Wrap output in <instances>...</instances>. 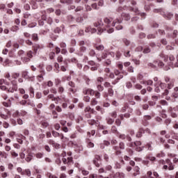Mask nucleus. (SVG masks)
<instances>
[{"mask_svg": "<svg viewBox=\"0 0 178 178\" xmlns=\"http://www.w3.org/2000/svg\"><path fill=\"white\" fill-rule=\"evenodd\" d=\"M178 111V106L175 108L170 107L168 109V112L171 114L172 118H177V114L176 112Z\"/></svg>", "mask_w": 178, "mask_h": 178, "instance_id": "11", "label": "nucleus"}, {"mask_svg": "<svg viewBox=\"0 0 178 178\" xmlns=\"http://www.w3.org/2000/svg\"><path fill=\"white\" fill-rule=\"evenodd\" d=\"M104 86L106 88H112V86H111V83L109 82H105L104 83Z\"/></svg>", "mask_w": 178, "mask_h": 178, "instance_id": "57", "label": "nucleus"}, {"mask_svg": "<svg viewBox=\"0 0 178 178\" xmlns=\"http://www.w3.org/2000/svg\"><path fill=\"white\" fill-rule=\"evenodd\" d=\"M162 16H163V17H165V19H167L168 20H170V19H172V17H173V14L170 13H165L164 12V15H161Z\"/></svg>", "mask_w": 178, "mask_h": 178, "instance_id": "20", "label": "nucleus"}, {"mask_svg": "<svg viewBox=\"0 0 178 178\" xmlns=\"http://www.w3.org/2000/svg\"><path fill=\"white\" fill-rule=\"evenodd\" d=\"M95 97L96 99H99L101 98V93L98 91L95 92Z\"/></svg>", "mask_w": 178, "mask_h": 178, "instance_id": "46", "label": "nucleus"}, {"mask_svg": "<svg viewBox=\"0 0 178 178\" xmlns=\"http://www.w3.org/2000/svg\"><path fill=\"white\" fill-rule=\"evenodd\" d=\"M47 98H49V99H52V101H56V102H57L58 99H59V97H54V95H52V94L49 95L47 96Z\"/></svg>", "mask_w": 178, "mask_h": 178, "instance_id": "30", "label": "nucleus"}, {"mask_svg": "<svg viewBox=\"0 0 178 178\" xmlns=\"http://www.w3.org/2000/svg\"><path fill=\"white\" fill-rule=\"evenodd\" d=\"M86 33H97V29H95V28H91L90 26L88 27L86 29Z\"/></svg>", "mask_w": 178, "mask_h": 178, "instance_id": "25", "label": "nucleus"}, {"mask_svg": "<svg viewBox=\"0 0 178 178\" xmlns=\"http://www.w3.org/2000/svg\"><path fill=\"white\" fill-rule=\"evenodd\" d=\"M22 77H24V79H30V76H29V72L28 71H23L22 72Z\"/></svg>", "mask_w": 178, "mask_h": 178, "instance_id": "33", "label": "nucleus"}, {"mask_svg": "<svg viewBox=\"0 0 178 178\" xmlns=\"http://www.w3.org/2000/svg\"><path fill=\"white\" fill-rule=\"evenodd\" d=\"M119 148H120V149H124V148H125L124 143L120 142V143H119Z\"/></svg>", "mask_w": 178, "mask_h": 178, "instance_id": "59", "label": "nucleus"}, {"mask_svg": "<svg viewBox=\"0 0 178 178\" xmlns=\"http://www.w3.org/2000/svg\"><path fill=\"white\" fill-rule=\"evenodd\" d=\"M121 112L124 113V112H129V113H131L133 112V108L129 107V104L126 103L122 108L121 109Z\"/></svg>", "mask_w": 178, "mask_h": 178, "instance_id": "14", "label": "nucleus"}, {"mask_svg": "<svg viewBox=\"0 0 178 178\" xmlns=\"http://www.w3.org/2000/svg\"><path fill=\"white\" fill-rule=\"evenodd\" d=\"M117 137L120 138V140H127L130 143L131 141V137L129 136H126L124 134H120L118 132Z\"/></svg>", "mask_w": 178, "mask_h": 178, "instance_id": "10", "label": "nucleus"}, {"mask_svg": "<svg viewBox=\"0 0 178 178\" xmlns=\"http://www.w3.org/2000/svg\"><path fill=\"white\" fill-rule=\"evenodd\" d=\"M164 80L165 83H168V88H169V90L173 88L175 86V79H171L169 76H165Z\"/></svg>", "mask_w": 178, "mask_h": 178, "instance_id": "7", "label": "nucleus"}, {"mask_svg": "<svg viewBox=\"0 0 178 178\" xmlns=\"http://www.w3.org/2000/svg\"><path fill=\"white\" fill-rule=\"evenodd\" d=\"M83 92L85 95H90L91 97H94L95 94V91L91 88H85Z\"/></svg>", "mask_w": 178, "mask_h": 178, "instance_id": "13", "label": "nucleus"}, {"mask_svg": "<svg viewBox=\"0 0 178 178\" xmlns=\"http://www.w3.org/2000/svg\"><path fill=\"white\" fill-rule=\"evenodd\" d=\"M32 159H33V156L31 155V154H29L26 156V158L25 159L26 162H30Z\"/></svg>", "mask_w": 178, "mask_h": 178, "instance_id": "44", "label": "nucleus"}, {"mask_svg": "<svg viewBox=\"0 0 178 178\" xmlns=\"http://www.w3.org/2000/svg\"><path fill=\"white\" fill-rule=\"evenodd\" d=\"M85 112H90L91 113H94V112H95V111H94V109L91 108V107H90V106H88L85 108Z\"/></svg>", "mask_w": 178, "mask_h": 178, "instance_id": "36", "label": "nucleus"}, {"mask_svg": "<svg viewBox=\"0 0 178 178\" xmlns=\"http://www.w3.org/2000/svg\"><path fill=\"white\" fill-rule=\"evenodd\" d=\"M177 35V30H174L172 33H170L169 32L167 33V37H172V38H176Z\"/></svg>", "mask_w": 178, "mask_h": 178, "instance_id": "23", "label": "nucleus"}, {"mask_svg": "<svg viewBox=\"0 0 178 178\" xmlns=\"http://www.w3.org/2000/svg\"><path fill=\"white\" fill-rule=\"evenodd\" d=\"M158 86H159L161 90H163V88H166V83H162L161 81L157 82Z\"/></svg>", "mask_w": 178, "mask_h": 178, "instance_id": "27", "label": "nucleus"}, {"mask_svg": "<svg viewBox=\"0 0 178 178\" xmlns=\"http://www.w3.org/2000/svg\"><path fill=\"white\" fill-rule=\"evenodd\" d=\"M131 10H132V12H134L136 13V15H140V16H141V17H145V16H147V15L144 13H140V11L138 10V8H131Z\"/></svg>", "mask_w": 178, "mask_h": 178, "instance_id": "17", "label": "nucleus"}, {"mask_svg": "<svg viewBox=\"0 0 178 178\" xmlns=\"http://www.w3.org/2000/svg\"><path fill=\"white\" fill-rule=\"evenodd\" d=\"M114 74L115 76H118V77L116 78L115 80H114L112 82V84H113V86H115V84H118V83H119V80H121V79H123V74H122V72H120L118 70H114Z\"/></svg>", "mask_w": 178, "mask_h": 178, "instance_id": "5", "label": "nucleus"}, {"mask_svg": "<svg viewBox=\"0 0 178 178\" xmlns=\"http://www.w3.org/2000/svg\"><path fill=\"white\" fill-rule=\"evenodd\" d=\"M89 55H90V56H95V50H94V49H90V51H89Z\"/></svg>", "mask_w": 178, "mask_h": 178, "instance_id": "58", "label": "nucleus"}, {"mask_svg": "<svg viewBox=\"0 0 178 178\" xmlns=\"http://www.w3.org/2000/svg\"><path fill=\"white\" fill-rule=\"evenodd\" d=\"M88 123L90 124V126H94V124H98V121H95V120H88Z\"/></svg>", "mask_w": 178, "mask_h": 178, "instance_id": "26", "label": "nucleus"}, {"mask_svg": "<svg viewBox=\"0 0 178 178\" xmlns=\"http://www.w3.org/2000/svg\"><path fill=\"white\" fill-rule=\"evenodd\" d=\"M126 87L127 88H131L133 87V84L131 83V82L128 81L126 83Z\"/></svg>", "mask_w": 178, "mask_h": 178, "instance_id": "62", "label": "nucleus"}, {"mask_svg": "<svg viewBox=\"0 0 178 178\" xmlns=\"http://www.w3.org/2000/svg\"><path fill=\"white\" fill-rule=\"evenodd\" d=\"M122 17H123V19H124V20H126L127 22L130 20V19L131 18V17H130V14L129 13H122L121 15Z\"/></svg>", "mask_w": 178, "mask_h": 178, "instance_id": "21", "label": "nucleus"}, {"mask_svg": "<svg viewBox=\"0 0 178 178\" xmlns=\"http://www.w3.org/2000/svg\"><path fill=\"white\" fill-rule=\"evenodd\" d=\"M111 133H114L115 134H116V136H118V133H119L118 131V128H116L115 126H113L111 127Z\"/></svg>", "mask_w": 178, "mask_h": 178, "instance_id": "37", "label": "nucleus"}, {"mask_svg": "<svg viewBox=\"0 0 178 178\" xmlns=\"http://www.w3.org/2000/svg\"><path fill=\"white\" fill-rule=\"evenodd\" d=\"M47 177H48L49 178H58V177H56V175H52V174H51V173H48V174H47Z\"/></svg>", "mask_w": 178, "mask_h": 178, "instance_id": "63", "label": "nucleus"}, {"mask_svg": "<svg viewBox=\"0 0 178 178\" xmlns=\"http://www.w3.org/2000/svg\"><path fill=\"white\" fill-rule=\"evenodd\" d=\"M37 79L38 80V81H42V80H44V75H42V74H39L37 76Z\"/></svg>", "mask_w": 178, "mask_h": 178, "instance_id": "61", "label": "nucleus"}, {"mask_svg": "<svg viewBox=\"0 0 178 178\" xmlns=\"http://www.w3.org/2000/svg\"><path fill=\"white\" fill-rule=\"evenodd\" d=\"M165 163L167 165H164L163 169H165V170H168V169L169 170H173L175 169V166H173V164L169 159L165 160Z\"/></svg>", "mask_w": 178, "mask_h": 178, "instance_id": "8", "label": "nucleus"}, {"mask_svg": "<svg viewBox=\"0 0 178 178\" xmlns=\"http://www.w3.org/2000/svg\"><path fill=\"white\" fill-rule=\"evenodd\" d=\"M51 134L54 137H59V136H60V134L59 132L56 131H52Z\"/></svg>", "mask_w": 178, "mask_h": 178, "instance_id": "54", "label": "nucleus"}, {"mask_svg": "<svg viewBox=\"0 0 178 178\" xmlns=\"http://www.w3.org/2000/svg\"><path fill=\"white\" fill-rule=\"evenodd\" d=\"M142 178H161L159 177V174H158V172H151V171H148L147 172V174L143 176Z\"/></svg>", "mask_w": 178, "mask_h": 178, "instance_id": "6", "label": "nucleus"}, {"mask_svg": "<svg viewBox=\"0 0 178 178\" xmlns=\"http://www.w3.org/2000/svg\"><path fill=\"white\" fill-rule=\"evenodd\" d=\"M34 51H35V54H37V51L39 49H41L42 48V45H40V44H35L34 47Z\"/></svg>", "mask_w": 178, "mask_h": 178, "instance_id": "32", "label": "nucleus"}, {"mask_svg": "<svg viewBox=\"0 0 178 178\" xmlns=\"http://www.w3.org/2000/svg\"><path fill=\"white\" fill-rule=\"evenodd\" d=\"M68 91H69L70 95H72V94H73L74 95V94H76V92H77V90L74 89V88H70L68 89Z\"/></svg>", "mask_w": 178, "mask_h": 178, "instance_id": "29", "label": "nucleus"}, {"mask_svg": "<svg viewBox=\"0 0 178 178\" xmlns=\"http://www.w3.org/2000/svg\"><path fill=\"white\" fill-rule=\"evenodd\" d=\"M134 144L136 147L135 149L138 152H141V151H143V149H144V147H140V145H141L140 141H136V142H134Z\"/></svg>", "mask_w": 178, "mask_h": 178, "instance_id": "15", "label": "nucleus"}, {"mask_svg": "<svg viewBox=\"0 0 178 178\" xmlns=\"http://www.w3.org/2000/svg\"><path fill=\"white\" fill-rule=\"evenodd\" d=\"M123 42L124 44L127 46V47H129V45H130V40L126 39V38H124L123 39Z\"/></svg>", "mask_w": 178, "mask_h": 178, "instance_id": "49", "label": "nucleus"}, {"mask_svg": "<svg viewBox=\"0 0 178 178\" xmlns=\"http://www.w3.org/2000/svg\"><path fill=\"white\" fill-rule=\"evenodd\" d=\"M21 60H22V62L26 63L27 62H30V58L27 56H23L21 57Z\"/></svg>", "mask_w": 178, "mask_h": 178, "instance_id": "43", "label": "nucleus"}, {"mask_svg": "<svg viewBox=\"0 0 178 178\" xmlns=\"http://www.w3.org/2000/svg\"><path fill=\"white\" fill-rule=\"evenodd\" d=\"M19 76H20V73H17V72H13L11 76V77L15 79H19Z\"/></svg>", "mask_w": 178, "mask_h": 178, "instance_id": "38", "label": "nucleus"}, {"mask_svg": "<svg viewBox=\"0 0 178 178\" xmlns=\"http://www.w3.org/2000/svg\"><path fill=\"white\" fill-rule=\"evenodd\" d=\"M65 91V88L63 86H59L58 88V92L59 94H63V92Z\"/></svg>", "mask_w": 178, "mask_h": 178, "instance_id": "53", "label": "nucleus"}, {"mask_svg": "<svg viewBox=\"0 0 178 178\" xmlns=\"http://www.w3.org/2000/svg\"><path fill=\"white\" fill-rule=\"evenodd\" d=\"M83 21L84 19L83 18V17H78L76 18V23H83Z\"/></svg>", "mask_w": 178, "mask_h": 178, "instance_id": "45", "label": "nucleus"}, {"mask_svg": "<svg viewBox=\"0 0 178 178\" xmlns=\"http://www.w3.org/2000/svg\"><path fill=\"white\" fill-rule=\"evenodd\" d=\"M44 20H47V16H45V15H42V19H40L38 21L39 26H44Z\"/></svg>", "mask_w": 178, "mask_h": 178, "instance_id": "24", "label": "nucleus"}, {"mask_svg": "<svg viewBox=\"0 0 178 178\" xmlns=\"http://www.w3.org/2000/svg\"><path fill=\"white\" fill-rule=\"evenodd\" d=\"M7 90L8 92H15V91H17V84L12 81V86H8Z\"/></svg>", "mask_w": 178, "mask_h": 178, "instance_id": "12", "label": "nucleus"}, {"mask_svg": "<svg viewBox=\"0 0 178 178\" xmlns=\"http://www.w3.org/2000/svg\"><path fill=\"white\" fill-rule=\"evenodd\" d=\"M29 91L31 98H34V89L33 88H31Z\"/></svg>", "mask_w": 178, "mask_h": 178, "instance_id": "56", "label": "nucleus"}, {"mask_svg": "<svg viewBox=\"0 0 178 178\" xmlns=\"http://www.w3.org/2000/svg\"><path fill=\"white\" fill-rule=\"evenodd\" d=\"M90 45H91L90 42L81 40L79 42L80 49L79 51L76 52V55H78V56H83V55H84V53L87 51V47H90Z\"/></svg>", "mask_w": 178, "mask_h": 178, "instance_id": "3", "label": "nucleus"}, {"mask_svg": "<svg viewBox=\"0 0 178 178\" xmlns=\"http://www.w3.org/2000/svg\"><path fill=\"white\" fill-rule=\"evenodd\" d=\"M134 88L136 89V90H141L143 88V86H141L140 84L139 83H136L135 86H134Z\"/></svg>", "mask_w": 178, "mask_h": 178, "instance_id": "60", "label": "nucleus"}, {"mask_svg": "<svg viewBox=\"0 0 178 178\" xmlns=\"http://www.w3.org/2000/svg\"><path fill=\"white\" fill-rule=\"evenodd\" d=\"M112 54H113V53H109L108 51H104L102 54V59H106V58H108V55H112Z\"/></svg>", "mask_w": 178, "mask_h": 178, "instance_id": "28", "label": "nucleus"}, {"mask_svg": "<svg viewBox=\"0 0 178 178\" xmlns=\"http://www.w3.org/2000/svg\"><path fill=\"white\" fill-rule=\"evenodd\" d=\"M10 155L13 156V158H17L19 156V154H17L15 150L10 151Z\"/></svg>", "mask_w": 178, "mask_h": 178, "instance_id": "41", "label": "nucleus"}, {"mask_svg": "<svg viewBox=\"0 0 178 178\" xmlns=\"http://www.w3.org/2000/svg\"><path fill=\"white\" fill-rule=\"evenodd\" d=\"M10 30H11V31H14V32L18 31V30H19V26H13L10 28Z\"/></svg>", "mask_w": 178, "mask_h": 178, "instance_id": "47", "label": "nucleus"}, {"mask_svg": "<svg viewBox=\"0 0 178 178\" xmlns=\"http://www.w3.org/2000/svg\"><path fill=\"white\" fill-rule=\"evenodd\" d=\"M149 52H151V49L148 47H146L143 50V54H149Z\"/></svg>", "mask_w": 178, "mask_h": 178, "instance_id": "51", "label": "nucleus"}, {"mask_svg": "<svg viewBox=\"0 0 178 178\" xmlns=\"http://www.w3.org/2000/svg\"><path fill=\"white\" fill-rule=\"evenodd\" d=\"M140 83L142 84H147V86H152L154 82L152 81V80H148L146 81H140Z\"/></svg>", "mask_w": 178, "mask_h": 178, "instance_id": "35", "label": "nucleus"}, {"mask_svg": "<svg viewBox=\"0 0 178 178\" xmlns=\"http://www.w3.org/2000/svg\"><path fill=\"white\" fill-rule=\"evenodd\" d=\"M108 92L110 97H113V89L112 88L108 89Z\"/></svg>", "mask_w": 178, "mask_h": 178, "instance_id": "52", "label": "nucleus"}, {"mask_svg": "<svg viewBox=\"0 0 178 178\" xmlns=\"http://www.w3.org/2000/svg\"><path fill=\"white\" fill-rule=\"evenodd\" d=\"M61 155L63 156L62 161L65 165H72V163H73V158L67 157V155H66L65 152L63 153Z\"/></svg>", "mask_w": 178, "mask_h": 178, "instance_id": "4", "label": "nucleus"}, {"mask_svg": "<svg viewBox=\"0 0 178 178\" xmlns=\"http://www.w3.org/2000/svg\"><path fill=\"white\" fill-rule=\"evenodd\" d=\"M34 53H33L32 51H29L27 52L26 56L29 58L31 59V58H33V55Z\"/></svg>", "mask_w": 178, "mask_h": 178, "instance_id": "48", "label": "nucleus"}, {"mask_svg": "<svg viewBox=\"0 0 178 178\" xmlns=\"http://www.w3.org/2000/svg\"><path fill=\"white\" fill-rule=\"evenodd\" d=\"M2 178L9 177V173L4 172L1 174Z\"/></svg>", "mask_w": 178, "mask_h": 178, "instance_id": "55", "label": "nucleus"}, {"mask_svg": "<svg viewBox=\"0 0 178 178\" xmlns=\"http://www.w3.org/2000/svg\"><path fill=\"white\" fill-rule=\"evenodd\" d=\"M106 122H107L108 124H113V122H115V119H112L111 118H107Z\"/></svg>", "mask_w": 178, "mask_h": 178, "instance_id": "42", "label": "nucleus"}, {"mask_svg": "<svg viewBox=\"0 0 178 178\" xmlns=\"http://www.w3.org/2000/svg\"><path fill=\"white\" fill-rule=\"evenodd\" d=\"M49 144L52 145L54 148H56V149H59L60 148V145L58 143H56L55 140L50 139L49 140Z\"/></svg>", "mask_w": 178, "mask_h": 178, "instance_id": "16", "label": "nucleus"}, {"mask_svg": "<svg viewBox=\"0 0 178 178\" xmlns=\"http://www.w3.org/2000/svg\"><path fill=\"white\" fill-rule=\"evenodd\" d=\"M134 171L136 172L133 173L134 177L137 176V175H140V168L138 166L135 167Z\"/></svg>", "mask_w": 178, "mask_h": 178, "instance_id": "34", "label": "nucleus"}, {"mask_svg": "<svg viewBox=\"0 0 178 178\" xmlns=\"http://www.w3.org/2000/svg\"><path fill=\"white\" fill-rule=\"evenodd\" d=\"M101 156L99 155H96L95 159H93V163L95 165L96 168H99L101 166Z\"/></svg>", "mask_w": 178, "mask_h": 178, "instance_id": "9", "label": "nucleus"}, {"mask_svg": "<svg viewBox=\"0 0 178 178\" xmlns=\"http://www.w3.org/2000/svg\"><path fill=\"white\" fill-rule=\"evenodd\" d=\"M151 119H152V117H151V115H145L143 118L145 122H148V120H151Z\"/></svg>", "mask_w": 178, "mask_h": 178, "instance_id": "50", "label": "nucleus"}, {"mask_svg": "<svg viewBox=\"0 0 178 178\" xmlns=\"http://www.w3.org/2000/svg\"><path fill=\"white\" fill-rule=\"evenodd\" d=\"M110 176H111V177H113V178H124V173H123V172H117L114 175L111 174Z\"/></svg>", "mask_w": 178, "mask_h": 178, "instance_id": "18", "label": "nucleus"}, {"mask_svg": "<svg viewBox=\"0 0 178 178\" xmlns=\"http://www.w3.org/2000/svg\"><path fill=\"white\" fill-rule=\"evenodd\" d=\"M97 104H98V101H97V99L92 98L90 102V105H92V106H95V105H97Z\"/></svg>", "mask_w": 178, "mask_h": 178, "instance_id": "40", "label": "nucleus"}, {"mask_svg": "<svg viewBox=\"0 0 178 178\" xmlns=\"http://www.w3.org/2000/svg\"><path fill=\"white\" fill-rule=\"evenodd\" d=\"M41 125L43 129H47V127L49 126V123L47 121H42Z\"/></svg>", "mask_w": 178, "mask_h": 178, "instance_id": "31", "label": "nucleus"}, {"mask_svg": "<svg viewBox=\"0 0 178 178\" xmlns=\"http://www.w3.org/2000/svg\"><path fill=\"white\" fill-rule=\"evenodd\" d=\"M25 175L26 176H28V177H30V176H31V170H30V169H26L22 171V175L24 176Z\"/></svg>", "mask_w": 178, "mask_h": 178, "instance_id": "22", "label": "nucleus"}, {"mask_svg": "<svg viewBox=\"0 0 178 178\" xmlns=\"http://www.w3.org/2000/svg\"><path fill=\"white\" fill-rule=\"evenodd\" d=\"M154 13H160V15H165V11H163L162 9H154Z\"/></svg>", "mask_w": 178, "mask_h": 178, "instance_id": "39", "label": "nucleus"}, {"mask_svg": "<svg viewBox=\"0 0 178 178\" xmlns=\"http://www.w3.org/2000/svg\"><path fill=\"white\" fill-rule=\"evenodd\" d=\"M160 58L165 62V64L163 63V62L157 60L154 62V64L149 63L148 66L150 67H152L153 69H155L156 67V65H158V67H160L161 69H163V70H170V67H178V54L176 56V58H175V56L170 54L169 57L166 55H165L163 53H161L159 55ZM169 59V60H168Z\"/></svg>", "mask_w": 178, "mask_h": 178, "instance_id": "2", "label": "nucleus"}, {"mask_svg": "<svg viewBox=\"0 0 178 178\" xmlns=\"http://www.w3.org/2000/svg\"><path fill=\"white\" fill-rule=\"evenodd\" d=\"M122 20L121 19H116L113 21V18L105 17L104 22L102 19H98L97 21L94 23L95 27L97 28V34L101 35L104 31H107L108 34H111L115 31L113 27L115 26L116 30H122L123 26L120 24ZM113 22V23H112Z\"/></svg>", "mask_w": 178, "mask_h": 178, "instance_id": "1", "label": "nucleus"}, {"mask_svg": "<svg viewBox=\"0 0 178 178\" xmlns=\"http://www.w3.org/2000/svg\"><path fill=\"white\" fill-rule=\"evenodd\" d=\"M83 149H84V148L83 147V145H76V146H75L76 152H78L79 154H81V152L83 151Z\"/></svg>", "mask_w": 178, "mask_h": 178, "instance_id": "19", "label": "nucleus"}, {"mask_svg": "<svg viewBox=\"0 0 178 178\" xmlns=\"http://www.w3.org/2000/svg\"><path fill=\"white\" fill-rule=\"evenodd\" d=\"M83 178H97L96 174H91L88 177H83Z\"/></svg>", "mask_w": 178, "mask_h": 178, "instance_id": "64", "label": "nucleus"}]
</instances>
